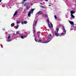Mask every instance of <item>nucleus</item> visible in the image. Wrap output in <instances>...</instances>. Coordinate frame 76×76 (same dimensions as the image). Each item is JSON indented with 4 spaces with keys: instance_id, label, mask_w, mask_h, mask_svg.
<instances>
[{
    "instance_id": "f257e3e1",
    "label": "nucleus",
    "mask_w": 76,
    "mask_h": 76,
    "mask_svg": "<svg viewBox=\"0 0 76 76\" xmlns=\"http://www.w3.org/2000/svg\"><path fill=\"white\" fill-rule=\"evenodd\" d=\"M38 21V19L37 18H35V21L34 22L33 24V29H34L35 28V27L37 25V22Z\"/></svg>"
},
{
    "instance_id": "f03ea898",
    "label": "nucleus",
    "mask_w": 76,
    "mask_h": 76,
    "mask_svg": "<svg viewBox=\"0 0 76 76\" xmlns=\"http://www.w3.org/2000/svg\"><path fill=\"white\" fill-rule=\"evenodd\" d=\"M48 41L44 42H42V39H39V42H42V43H48V42H49L50 41H51V39L50 40V38L48 39Z\"/></svg>"
},
{
    "instance_id": "7ed1b4c3",
    "label": "nucleus",
    "mask_w": 76,
    "mask_h": 76,
    "mask_svg": "<svg viewBox=\"0 0 76 76\" xmlns=\"http://www.w3.org/2000/svg\"><path fill=\"white\" fill-rule=\"evenodd\" d=\"M63 28L64 29V30H63V32L62 33H61V35H63L64 34H66V31L65 30V28H64V27H63Z\"/></svg>"
},
{
    "instance_id": "20e7f679",
    "label": "nucleus",
    "mask_w": 76,
    "mask_h": 76,
    "mask_svg": "<svg viewBox=\"0 0 76 76\" xmlns=\"http://www.w3.org/2000/svg\"><path fill=\"white\" fill-rule=\"evenodd\" d=\"M24 35H25V36H21V38H24H24H26V37H27V35H28V34L26 32H25V34H24Z\"/></svg>"
},
{
    "instance_id": "39448f33",
    "label": "nucleus",
    "mask_w": 76,
    "mask_h": 76,
    "mask_svg": "<svg viewBox=\"0 0 76 76\" xmlns=\"http://www.w3.org/2000/svg\"><path fill=\"white\" fill-rule=\"evenodd\" d=\"M37 15H41L43 14V13H42V11H40L39 12H37Z\"/></svg>"
},
{
    "instance_id": "423d86ee",
    "label": "nucleus",
    "mask_w": 76,
    "mask_h": 76,
    "mask_svg": "<svg viewBox=\"0 0 76 76\" xmlns=\"http://www.w3.org/2000/svg\"><path fill=\"white\" fill-rule=\"evenodd\" d=\"M76 12L75 11H74L73 10H72L70 11L71 15H73V14H74V13H75Z\"/></svg>"
},
{
    "instance_id": "0eeeda50",
    "label": "nucleus",
    "mask_w": 76,
    "mask_h": 76,
    "mask_svg": "<svg viewBox=\"0 0 76 76\" xmlns=\"http://www.w3.org/2000/svg\"><path fill=\"white\" fill-rule=\"evenodd\" d=\"M21 23L23 25L24 23V24H26V23H27V21H24V22L23 21H22L21 22Z\"/></svg>"
},
{
    "instance_id": "6e6552de",
    "label": "nucleus",
    "mask_w": 76,
    "mask_h": 76,
    "mask_svg": "<svg viewBox=\"0 0 76 76\" xmlns=\"http://www.w3.org/2000/svg\"><path fill=\"white\" fill-rule=\"evenodd\" d=\"M42 16H43V17H44V18H47V17H48V16L46 14H43Z\"/></svg>"
},
{
    "instance_id": "1a4fd4ad",
    "label": "nucleus",
    "mask_w": 76,
    "mask_h": 76,
    "mask_svg": "<svg viewBox=\"0 0 76 76\" xmlns=\"http://www.w3.org/2000/svg\"><path fill=\"white\" fill-rule=\"evenodd\" d=\"M31 11H30L28 13V17H31Z\"/></svg>"
},
{
    "instance_id": "9d476101",
    "label": "nucleus",
    "mask_w": 76,
    "mask_h": 76,
    "mask_svg": "<svg viewBox=\"0 0 76 76\" xmlns=\"http://www.w3.org/2000/svg\"><path fill=\"white\" fill-rule=\"evenodd\" d=\"M29 4V3L28 2L26 3L25 4H24V6H28Z\"/></svg>"
},
{
    "instance_id": "9b49d317",
    "label": "nucleus",
    "mask_w": 76,
    "mask_h": 76,
    "mask_svg": "<svg viewBox=\"0 0 76 76\" xmlns=\"http://www.w3.org/2000/svg\"><path fill=\"white\" fill-rule=\"evenodd\" d=\"M18 13V11H17L15 12V13H14V15H13V16H15L17 15V14Z\"/></svg>"
},
{
    "instance_id": "f8f14e48",
    "label": "nucleus",
    "mask_w": 76,
    "mask_h": 76,
    "mask_svg": "<svg viewBox=\"0 0 76 76\" xmlns=\"http://www.w3.org/2000/svg\"><path fill=\"white\" fill-rule=\"evenodd\" d=\"M70 23L71 24V25H74V23L72 21H69Z\"/></svg>"
},
{
    "instance_id": "ddd939ff",
    "label": "nucleus",
    "mask_w": 76,
    "mask_h": 76,
    "mask_svg": "<svg viewBox=\"0 0 76 76\" xmlns=\"http://www.w3.org/2000/svg\"><path fill=\"white\" fill-rule=\"evenodd\" d=\"M55 35L56 36V37H58V36H59V34H58V33H56V31H55Z\"/></svg>"
},
{
    "instance_id": "4468645a",
    "label": "nucleus",
    "mask_w": 76,
    "mask_h": 76,
    "mask_svg": "<svg viewBox=\"0 0 76 76\" xmlns=\"http://www.w3.org/2000/svg\"><path fill=\"white\" fill-rule=\"evenodd\" d=\"M35 10V9H32L31 11L30 12H31V13H33V12H34V11Z\"/></svg>"
},
{
    "instance_id": "2eb2a0df",
    "label": "nucleus",
    "mask_w": 76,
    "mask_h": 76,
    "mask_svg": "<svg viewBox=\"0 0 76 76\" xmlns=\"http://www.w3.org/2000/svg\"><path fill=\"white\" fill-rule=\"evenodd\" d=\"M14 25H15V23H12L11 24V27H13V26H14Z\"/></svg>"
},
{
    "instance_id": "dca6fc26",
    "label": "nucleus",
    "mask_w": 76,
    "mask_h": 76,
    "mask_svg": "<svg viewBox=\"0 0 76 76\" xmlns=\"http://www.w3.org/2000/svg\"><path fill=\"white\" fill-rule=\"evenodd\" d=\"M71 17L72 18H75V16L73 15V14L71 15Z\"/></svg>"
},
{
    "instance_id": "f3484780",
    "label": "nucleus",
    "mask_w": 76,
    "mask_h": 76,
    "mask_svg": "<svg viewBox=\"0 0 76 76\" xmlns=\"http://www.w3.org/2000/svg\"><path fill=\"white\" fill-rule=\"evenodd\" d=\"M26 0H23L22 1V3H25V1H26Z\"/></svg>"
},
{
    "instance_id": "a211bd4d",
    "label": "nucleus",
    "mask_w": 76,
    "mask_h": 76,
    "mask_svg": "<svg viewBox=\"0 0 76 76\" xmlns=\"http://www.w3.org/2000/svg\"><path fill=\"white\" fill-rule=\"evenodd\" d=\"M56 31H57V33H58V31H59V29L58 28H56Z\"/></svg>"
},
{
    "instance_id": "6ab92c4d",
    "label": "nucleus",
    "mask_w": 76,
    "mask_h": 76,
    "mask_svg": "<svg viewBox=\"0 0 76 76\" xmlns=\"http://www.w3.org/2000/svg\"><path fill=\"white\" fill-rule=\"evenodd\" d=\"M40 7H41L42 8H46V7H44V6H42L41 5Z\"/></svg>"
},
{
    "instance_id": "aec40b11",
    "label": "nucleus",
    "mask_w": 76,
    "mask_h": 76,
    "mask_svg": "<svg viewBox=\"0 0 76 76\" xmlns=\"http://www.w3.org/2000/svg\"><path fill=\"white\" fill-rule=\"evenodd\" d=\"M48 26L50 28H51V26H50V23H48Z\"/></svg>"
},
{
    "instance_id": "412c9836",
    "label": "nucleus",
    "mask_w": 76,
    "mask_h": 76,
    "mask_svg": "<svg viewBox=\"0 0 76 76\" xmlns=\"http://www.w3.org/2000/svg\"><path fill=\"white\" fill-rule=\"evenodd\" d=\"M51 35H49L48 36V38H51Z\"/></svg>"
},
{
    "instance_id": "4be33fe9",
    "label": "nucleus",
    "mask_w": 76,
    "mask_h": 76,
    "mask_svg": "<svg viewBox=\"0 0 76 76\" xmlns=\"http://www.w3.org/2000/svg\"><path fill=\"white\" fill-rule=\"evenodd\" d=\"M18 28H19V26H18V25H17V26H16V27H15V29H18Z\"/></svg>"
},
{
    "instance_id": "5701e85b",
    "label": "nucleus",
    "mask_w": 76,
    "mask_h": 76,
    "mask_svg": "<svg viewBox=\"0 0 76 76\" xmlns=\"http://www.w3.org/2000/svg\"><path fill=\"white\" fill-rule=\"evenodd\" d=\"M19 31H17L16 32V35H18L19 34Z\"/></svg>"
},
{
    "instance_id": "b1692460",
    "label": "nucleus",
    "mask_w": 76,
    "mask_h": 76,
    "mask_svg": "<svg viewBox=\"0 0 76 76\" xmlns=\"http://www.w3.org/2000/svg\"><path fill=\"white\" fill-rule=\"evenodd\" d=\"M26 9H27V10H29V7H26Z\"/></svg>"
},
{
    "instance_id": "393cba45",
    "label": "nucleus",
    "mask_w": 76,
    "mask_h": 76,
    "mask_svg": "<svg viewBox=\"0 0 76 76\" xmlns=\"http://www.w3.org/2000/svg\"><path fill=\"white\" fill-rule=\"evenodd\" d=\"M12 40H10L9 39H8V40H7V41H8V42H9L10 41H11Z\"/></svg>"
},
{
    "instance_id": "a878e982",
    "label": "nucleus",
    "mask_w": 76,
    "mask_h": 76,
    "mask_svg": "<svg viewBox=\"0 0 76 76\" xmlns=\"http://www.w3.org/2000/svg\"><path fill=\"white\" fill-rule=\"evenodd\" d=\"M8 36H9L7 38H10V35H9Z\"/></svg>"
},
{
    "instance_id": "bb28decb",
    "label": "nucleus",
    "mask_w": 76,
    "mask_h": 76,
    "mask_svg": "<svg viewBox=\"0 0 76 76\" xmlns=\"http://www.w3.org/2000/svg\"><path fill=\"white\" fill-rule=\"evenodd\" d=\"M54 18L55 19H57V16H56V15L54 16Z\"/></svg>"
},
{
    "instance_id": "cd10ccee",
    "label": "nucleus",
    "mask_w": 76,
    "mask_h": 76,
    "mask_svg": "<svg viewBox=\"0 0 76 76\" xmlns=\"http://www.w3.org/2000/svg\"><path fill=\"white\" fill-rule=\"evenodd\" d=\"M47 22H48V23H50V22H49V20H47Z\"/></svg>"
},
{
    "instance_id": "c85d7f7f",
    "label": "nucleus",
    "mask_w": 76,
    "mask_h": 76,
    "mask_svg": "<svg viewBox=\"0 0 76 76\" xmlns=\"http://www.w3.org/2000/svg\"><path fill=\"white\" fill-rule=\"evenodd\" d=\"M20 23V22H18V21H17V23Z\"/></svg>"
},
{
    "instance_id": "c756f323",
    "label": "nucleus",
    "mask_w": 76,
    "mask_h": 76,
    "mask_svg": "<svg viewBox=\"0 0 76 76\" xmlns=\"http://www.w3.org/2000/svg\"><path fill=\"white\" fill-rule=\"evenodd\" d=\"M37 36H39V34L37 32Z\"/></svg>"
},
{
    "instance_id": "7c9ffc66",
    "label": "nucleus",
    "mask_w": 76,
    "mask_h": 76,
    "mask_svg": "<svg viewBox=\"0 0 76 76\" xmlns=\"http://www.w3.org/2000/svg\"><path fill=\"white\" fill-rule=\"evenodd\" d=\"M33 5V4L31 3V5L32 6Z\"/></svg>"
},
{
    "instance_id": "2f4dec72",
    "label": "nucleus",
    "mask_w": 76,
    "mask_h": 76,
    "mask_svg": "<svg viewBox=\"0 0 76 76\" xmlns=\"http://www.w3.org/2000/svg\"><path fill=\"white\" fill-rule=\"evenodd\" d=\"M45 1H48V0H45Z\"/></svg>"
},
{
    "instance_id": "473e14b6",
    "label": "nucleus",
    "mask_w": 76,
    "mask_h": 76,
    "mask_svg": "<svg viewBox=\"0 0 76 76\" xmlns=\"http://www.w3.org/2000/svg\"><path fill=\"white\" fill-rule=\"evenodd\" d=\"M35 40L36 41V42H37V40H36V39H35Z\"/></svg>"
},
{
    "instance_id": "72a5a7b5",
    "label": "nucleus",
    "mask_w": 76,
    "mask_h": 76,
    "mask_svg": "<svg viewBox=\"0 0 76 76\" xmlns=\"http://www.w3.org/2000/svg\"><path fill=\"white\" fill-rule=\"evenodd\" d=\"M34 32H35V30H34Z\"/></svg>"
},
{
    "instance_id": "f704fd0d",
    "label": "nucleus",
    "mask_w": 76,
    "mask_h": 76,
    "mask_svg": "<svg viewBox=\"0 0 76 76\" xmlns=\"http://www.w3.org/2000/svg\"><path fill=\"white\" fill-rule=\"evenodd\" d=\"M51 27H53V24H52V25H51Z\"/></svg>"
},
{
    "instance_id": "c9c22d12",
    "label": "nucleus",
    "mask_w": 76,
    "mask_h": 76,
    "mask_svg": "<svg viewBox=\"0 0 76 76\" xmlns=\"http://www.w3.org/2000/svg\"><path fill=\"white\" fill-rule=\"evenodd\" d=\"M13 35H15V33H14Z\"/></svg>"
},
{
    "instance_id": "e433bc0d",
    "label": "nucleus",
    "mask_w": 76,
    "mask_h": 76,
    "mask_svg": "<svg viewBox=\"0 0 76 76\" xmlns=\"http://www.w3.org/2000/svg\"><path fill=\"white\" fill-rule=\"evenodd\" d=\"M49 6H51V5H49Z\"/></svg>"
},
{
    "instance_id": "4c0bfd02",
    "label": "nucleus",
    "mask_w": 76,
    "mask_h": 76,
    "mask_svg": "<svg viewBox=\"0 0 76 76\" xmlns=\"http://www.w3.org/2000/svg\"><path fill=\"white\" fill-rule=\"evenodd\" d=\"M50 23L51 25H52V23H51V22Z\"/></svg>"
},
{
    "instance_id": "58836bf2",
    "label": "nucleus",
    "mask_w": 76,
    "mask_h": 76,
    "mask_svg": "<svg viewBox=\"0 0 76 76\" xmlns=\"http://www.w3.org/2000/svg\"><path fill=\"white\" fill-rule=\"evenodd\" d=\"M40 3L41 4H42V3Z\"/></svg>"
},
{
    "instance_id": "ea45409f",
    "label": "nucleus",
    "mask_w": 76,
    "mask_h": 76,
    "mask_svg": "<svg viewBox=\"0 0 76 76\" xmlns=\"http://www.w3.org/2000/svg\"><path fill=\"white\" fill-rule=\"evenodd\" d=\"M0 2H1V0H0Z\"/></svg>"
},
{
    "instance_id": "a19ab883",
    "label": "nucleus",
    "mask_w": 76,
    "mask_h": 76,
    "mask_svg": "<svg viewBox=\"0 0 76 76\" xmlns=\"http://www.w3.org/2000/svg\"><path fill=\"white\" fill-rule=\"evenodd\" d=\"M3 31H4V30H5V29H3Z\"/></svg>"
},
{
    "instance_id": "79ce46f5",
    "label": "nucleus",
    "mask_w": 76,
    "mask_h": 76,
    "mask_svg": "<svg viewBox=\"0 0 76 76\" xmlns=\"http://www.w3.org/2000/svg\"><path fill=\"white\" fill-rule=\"evenodd\" d=\"M66 0V1H67V0Z\"/></svg>"
}]
</instances>
